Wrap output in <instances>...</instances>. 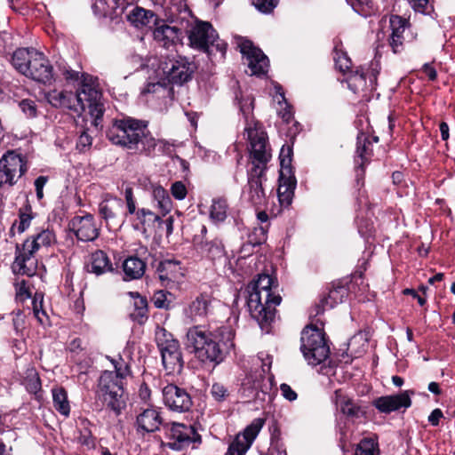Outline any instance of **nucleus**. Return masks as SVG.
I'll list each match as a JSON object with an SVG mask.
<instances>
[{
    "mask_svg": "<svg viewBox=\"0 0 455 455\" xmlns=\"http://www.w3.org/2000/svg\"><path fill=\"white\" fill-rule=\"evenodd\" d=\"M234 332L230 326L223 325L212 331L194 326L187 332L188 347L202 363H220L234 347Z\"/></svg>",
    "mask_w": 455,
    "mask_h": 455,
    "instance_id": "nucleus-1",
    "label": "nucleus"
},
{
    "mask_svg": "<svg viewBox=\"0 0 455 455\" xmlns=\"http://www.w3.org/2000/svg\"><path fill=\"white\" fill-rule=\"evenodd\" d=\"M247 307L251 316L260 329L268 331V327L275 315V307L280 305L282 297L276 293L277 285L268 275H259L246 288Z\"/></svg>",
    "mask_w": 455,
    "mask_h": 455,
    "instance_id": "nucleus-2",
    "label": "nucleus"
},
{
    "mask_svg": "<svg viewBox=\"0 0 455 455\" xmlns=\"http://www.w3.org/2000/svg\"><path fill=\"white\" fill-rule=\"evenodd\" d=\"M56 235L52 229L42 228L28 236L22 243L15 246V259L12 268L13 273L33 276L37 269L36 253L44 248H48L56 243Z\"/></svg>",
    "mask_w": 455,
    "mask_h": 455,
    "instance_id": "nucleus-3",
    "label": "nucleus"
},
{
    "mask_svg": "<svg viewBox=\"0 0 455 455\" xmlns=\"http://www.w3.org/2000/svg\"><path fill=\"white\" fill-rule=\"evenodd\" d=\"M12 65L23 76L42 84L53 80V68L46 56L35 48H19L12 56Z\"/></svg>",
    "mask_w": 455,
    "mask_h": 455,
    "instance_id": "nucleus-4",
    "label": "nucleus"
},
{
    "mask_svg": "<svg viewBox=\"0 0 455 455\" xmlns=\"http://www.w3.org/2000/svg\"><path fill=\"white\" fill-rule=\"evenodd\" d=\"M147 123L132 117L116 119L107 132L108 139L115 145L138 150Z\"/></svg>",
    "mask_w": 455,
    "mask_h": 455,
    "instance_id": "nucleus-5",
    "label": "nucleus"
},
{
    "mask_svg": "<svg viewBox=\"0 0 455 455\" xmlns=\"http://www.w3.org/2000/svg\"><path fill=\"white\" fill-rule=\"evenodd\" d=\"M123 379L117 378L111 371H105L100 376L96 390V399L109 410L119 415L126 406L124 397Z\"/></svg>",
    "mask_w": 455,
    "mask_h": 455,
    "instance_id": "nucleus-6",
    "label": "nucleus"
},
{
    "mask_svg": "<svg viewBox=\"0 0 455 455\" xmlns=\"http://www.w3.org/2000/svg\"><path fill=\"white\" fill-rule=\"evenodd\" d=\"M196 64L186 57H167L160 60L156 70V76L164 84L182 85L192 79Z\"/></svg>",
    "mask_w": 455,
    "mask_h": 455,
    "instance_id": "nucleus-7",
    "label": "nucleus"
},
{
    "mask_svg": "<svg viewBox=\"0 0 455 455\" xmlns=\"http://www.w3.org/2000/svg\"><path fill=\"white\" fill-rule=\"evenodd\" d=\"M155 339L167 374L180 373L184 361L179 341L173 338L171 332L160 326L156 329Z\"/></svg>",
    "mask_w": 455,
    "mask_h": 455,
    "instance_id": "nucleus-8",
    "label": "nucleus"
},
{
    "mask_svg": "<svg viewBox=\"0 0 455 455\" xmlns=\"http://www.w3.org/2000/svg\"><path fill=\"white\" fill-rule=\"evenodd\" d=\"M300 350L308 364L318 365L324 362L330 348L323 331L312 325L305 327L301 331Z\"/></svg>",
    "mask_w": 455,
    "mask_h": 455,
    "instance_id": "nucleus-9",
    "label": "nucleus"
},
{
    "mask_svg": "<svg viewBox=\"0 0 455 455\" xmlns=\"http://www.w3.org/2000/svg\"><path fill=\"white\" fill-rule=\"evenodd\" d=\"M189 45L207 53H210L209 47L214 46L217 51L225 55L227 44L219 39L216 30L211 23L205 21L197 22L189 31Z\"/></svg>",
    "mask_w": 455,
    "mask_h": 455,
    "instance_id": "nucleus-10",
    "label": "nucleus"
},
{
    "mask_svg": "<svg viewBox=\"0 0 455 455\" xmlns=\"http://www.w3.org/2000/svg\"><path fill=\"white\" fill-rule=\"evenodd\" d=\"M245 132L250 142V157L252 164L251 169H258L259 167L260 171L265 172L267 163L271 157L270 153L267 150V134L257 124L254 127H247Z\"/></svg>",
    "mask_w": 455,
    "mask_h": 455,
    "instance_id": "nucleus-11",
    "label": "nucleus"
},
{
    "mask_svg": "<svg viewBox=\"0 0 455 455\" xmlns=\"http://www.w3.org/2000/svg\"><path fill=\"white\" fill-rule=\"evenodd\" d=\"M265 424L261 418L254 419L244 430L238 433L229 443L225 455H245Z\"/></svg>",
    "mask_w": 455,
    "mask_h": 455,
    "instance_id": "nucleus-12",
    "label": "nucleus"
},
{
    "mask_svg": "<svg viewBox=\"0 0 455 455\" xmlns=\"http://www.w3.org/2000/svg\"><path fill=\"white\" fill-rule=\"evenodd\" d=\"M27 172L26 163L20 155L8 151L0 159V187L12 186Z\"/></svg>",
    "mask_w": 455,
    "mask_h": 455,
    "instance_id": "nucleus-13",
    "label": "nucleus"
},
{
    "mask_svg": "<svg viewBox=\"0 0 455 455\" xmlns=\"http://www.w3.org/2000/svg\"><path fill=\"white\" fill-rule=\"evenodd\" d=\"M164 429L172 440L168 443V446L172 450L180 451L190 443H201V435L192 425L168 423V427Z\"/></svg>",
    "mask_w": 455,
    "mask_h": 455,
    "instance_id": "nucleus-14",
    "label": "nucleus"
},
{
    "mask_svg": "<svg viewBox=\"0 0 455 455\" xmlns=\"http://www.w3.org/2000/svg\"><path fill=\"white\" fill-rule=\"evenodd\" d=\"M291 149L290 147L284 148H282L280 153V164H281V183L278 188V198L282 205L288 206L291 204L292 197L294 195V189L296 182L290 178L284 179L285 172L289 174L291 172Z\"/></svg>",
    "mask_w": 455,
    "mask_h": 455,
    "instance_id": "nucleus-15",
    "label": "nucleus"
},
{
    "mask_svg": "<svg viewBox=\"0 0 455 455\" xmlns=\"http://www.w3.org/2000/svg\"><path fill=\"white\" fill-rule=\"evenodd\" d=\"M378 75V65L371 63L367 68H360L351 71L347 78V86L355 93L371 92L375 89Z\"/></svg>",
    "mask_w": 455,
    "mask_h": 455,
    "instance_id": "nucleus-16",
    "label": "nucleus"
},
{
    "mask_svg": "<svg viewBox=\"0 0 455 455\" xmlns=\"http://www.w3.org/2000/svg\"><path fill=\"white\" fill-rule=\"evenodd\" d=\"M238 47L241 53L246 58L251 75L260 76L267 72L269 61L260 49L255 47L247 39H241Z\"/></svg>",
    "mask_w": 455,
    "mask_h": 455,
    "instance_id": "nucleus-17",
    "label": "nucleus"
},
{
    "mask_svg": "<svg viewBox=\"0 0 455 455\" xmlns=\"http://www.w3.org/2000/svg\"><path fill=\"white\" fill-rule=\"evenodd\" d=\"M134 427L138 434L144 435L157 432L161 427H168V423L164 422L159 409L148 407L136 416Z\"/></svg>",
    "mask_w": 455,
    "mask_h": 455,
    "instance_id": "nucleus-18",
    "label": "nucleus"
},
{
    "mask_svg": "<svg viewBox=\"0 0 455 455\" xmlns=\"http://www.w3.org/2000/svg\"><path fill=\"white\" fill-rule=\"evenodd\" d=\"M68 228L82 242L94 241L100 235V228L95 219L90 213L73 217L68 223Z\"/></svg>",
    "mask_w": 455,
    "mask_h": 455,
    "instance_id": "nucleus-19",
    "label": "nucleus"
},
{
    "mask_svg": "<svg viewBox=\"0 0 455 455\" xmlns=\"http://www.w3.org/2000/svg\"><path fill=\"white\" fill-rule=\"evenodd\" d=\"M261 363V372L253 379V376H248L245 379V382L243 383V387L249 386L248 388H251V395H248L249 399H261L264 400V396L269 392L271 389V377H266L263 374H266L270 371L271 362L269 361V357H267L268 361L266 363L263 359Z\"/></svg>",
    "mask_w": 455,
    "mask_h": 455,
    "instance_id": "nucleus-20",
    "label": "nucleus"
},
{
    "mask_svg": "<svg viewBox=\"0 0 455 455\" xmlns=\"http://www.w3.org/2000/svg\"><path fill=\"white\" fill-rule=\"evenodd\" d=\"M163 399L167 407L179 412L187 411L192 406L189 394L184 388L173 384H169L163 388Z\"/></svg>",
    "mask_w": 455,
    "mask_h": 455,
    "instance_id": "nucleus-21",
    "label": "nucleus"
},
{
    "mask_svg": "<svg viewBox=\"0 0 455 455\" xmlns=\"http://www.w3.org/2000/svg\"><path fill=\"white\" fill-rule=\"evenodd\" d=\"M99 212L107 224L120 225L124 222L126 213L121 198L107 196L99 204Z\"/></svg>",
    "mask_w": 455,
    "mask_h": 455,
    "instance_id": "nucleus-22",
    "label": "nucleus"
},
{
    "mask_svg": "<svg viewBox=\"0 0 455 455\" xmlns=\"http://www.w3.org/2000/svg\"><path fill=\"white\" fill-rule=\"evenodd\" d=\"M264 173L259 168L248 171V183L245 194L247 195V200L254 206H262L267 200L266 193L262 187Z\"/></svg>",
    "mask_w": 455,
    "mask_h": 455,
    "instance_id": "nucleus-23",
    "label": "nucleus"
},
{
    "mask_svg": "<svg viewBox=\"0 0 455 455\" xmlns=\"http://www.w3.org/2000/svg\"><path fill=\"white\" fill-rule=\"evenodd\" d=\"M413 394V391L406 390L397 395L381 396L373 402V405L383 413H390L401 408L406 409L411 405V395Z\"/></svg>",
    "mask_w": 455,
    "mask_h": 455,
    "instance_id": "nucleus-24",
    "label": "nucleus"
},
{
    "mask_svg": "<svg viewBox=\"0 0 455 455\" xmlns=\"http://www.w3.org/2000/svg\"><path fill=\"white\" fill-rule=\"evenodd\" d=\"M76 104L79 108V112H82L86 108V103L89 102H96L97 100H100L101 92L97 88V84L95 81L90 77H84L81 88L78 92L75 93Z\"/></svg>",
    "mask_w": 455,
    "mask_h": 455,
    "instance_id": "nucleus-25",
    "label": "nucleus"
},
{
    "mask_svg": "<svg viewBox=\"0 0 455 455\" xmlns=\"http://www.w3.org/2000/svg\"><path fill=\"white\" fill-rule=\"evenodd\" d=\"M389 23L392 31L389 36V45L393 52L397 53L403 49V33L407 27V21L400 16L393 15L390 17Z\"/></svg>",
    "mask_w": 455,
    "mask_h": 455,
    "instance_id": "nucleus-26",
    "label": "nucleus"
},
{
    "mask_svg": "<svg viewBox=\"0 0 455 455\" xmlns=\"http://www.w3.org/2000/svg\"><path fill=\"white\" fill-rule=\"evenodd\" d=\"M135 0H95L92 7L95 12L103 16L122 15L127 6Z\"/></svg>",
    "mask_w": 455,
    "mask_h": 455,
    "instance_id": "nucleus-27",
    "label": "nucleus"
},
{
    "mask_svg": "<svg viewBox=\"0 0 455 455\" xmlns=\"http://www.w3.org/2000/svg\"><path fill=\"white\" fill-rule=\"evenodd\" d=\"M154 39L163 47L168 49L180 41L182 32L180 28L166 24L158 26L154 30Z\"/></svg>",
    "mask_w": 455,
    "mask_h": 455,
    "instance_id": "nucleus-28",
    "label": "nucleus"
},
{
    "mask_svg": "<svg viewBox=\"0 0 455 455\" xmlns=\"http://www.w3.org/2000/svg\"><path fill=\"white\" fill-rule=\"evenodd\" d=\"M47 101L55 108H65L75 112H79V108L76 104V95L72 92L52 90L46 93Z\"/></svg>",
    "mask_w": 455,
    "mask_h": 455,
    "instance_id": "nucleus-29",
    "label": "nucleus"
},
{
    "mask_svg": "<svg viewBox=\"0 0 455 455\" xmlns=\"http://www.w3.org/2000/svg\"><path fill=\"white\" fill-rule=\"evenodd\" d=\"M156 272L163 283L177 282L182 275L180 262L175 259H164L159 262Z\"/></svg>",
    "mask_w": 455,
    "mask_h": 455,
    "instance_id": "nucleus-30",
    "label": "nucleus"
},
{
    "mask_svg": "<svg viewBox=\"0 0 455 455\" xmlns=\"http://www.w3.org/2000/svg\"><path fill=\"white\" fill-rule=\"evenodd\" d=\"M337 409L349 419H355L363 416L364 411L351 398L344 395L340 390L335 391L334 398Z\"/></svg>",
    "mask_w": 455,
    "mask_h": 455,
    "instance_id": "nucleus-31",
    "label": "nucleus"
},
{
    "mask_svg": "<svg viewBox=\"0 0 455 455\" xmlns=\"http://www.w3.org/2000/svg\"><path fill=\"white\" fill-rule=\"evenodd\" d=\"M212 299L208 294H200L188 305L186 312L194 321L204 318L211 311Z\"/></svg>",
    "mask_w": 455,
    "mask_h": 455,
    "instance_id": "nucleus-32",
    "label": "nucleus"
},
{
    "mask_svg": "<svg viewBox=\"0 0 455 455\" xmlns=\"http://www.w3.org/2000/svg\"><path fill=\"white\" fill-rule=\"evenodd\" d=\"M127 20L135 28H143L156 24L157 17L152 11L135 6L128 12Z\"/></svg>",
    "mask_w": 455,
    "mask_h": 455,
    "instance_id": "nucleus-33",
    "label": "nucleus"
},
{
    "mask_svg": "<svg viewBox=\"0 0 455 455\" xmlns=\"http://www.w3.org/2000/svg\"><path fill=\"white\" fill-rule=\"evenodd\" d=\"M87 269L88 272L93 273L96 275H100L105 273L113 271L109 258L106 252L101 250H98L92 253Z\"/></svg>",
    "mask_w": 455,
    "mask_h": 455,
    "instance_id": "nucleus-34",
    "label": "nucleus"
},
{
    "mask_svg": "<svg viewBox=\"0 0 455 455\" xmlns=\"http://www.w3.org/2000/svg\"><path fill=\"white\" fill-rule=\"evenodd\" d=\"M123 270L125 279H139L145 273L146 263L137 256H131L123 262Z\"/></svg>",
    "mask_w": 455,
    "mask_h": 455,
    "instance_id": "nucleus-35",
    "label": "nucleus"
},
{
    "mask_svg": "<svg viewBox=\"0 0 455 455\" xmlns=\"http://www.w3.org/2000/svg\"><path fill=\"white\" fill-rule=\"evenodd\" d=\"M257 219L261 224L265 226H259L255 228L253 231L249 235L248 243L252 246L259 245L266 241L267 232L268 230V215L266 212L260 211L257 213Z\"/></svg>",
    "mask_w": 455,
    "mask_h": 455,
    "instance_id": "nucleus-36",
    "label": "nucleus"
},
{
    "mask_svg": "<svg viewBox=\"0 0 455 455\" xmlns=\"http://www.w3.org/2000/svg\"><path fill=\"white\" fill-rule=\"evenodd\" d=\"M151 194L163 216H165L172 208V203L167 190L158 184H151Z\"/></svg>",
    "mask_w": 455,
    "mask_h": 455,
    "instance_id": "nucleus-37",
    "label": "nucleus"
},
{
    "mask_svg": "<svg viewBox=\"0 0 455 455\" xmlns=\"http://www.w3.org/2000/svg\"><path fill=\"white\" fill-rule=\"evenodd\" d=\"M33 218L34 217L32 215V209L30 205H27L25 208L20 209L19 220H16L12 223L10 228V234L14 235L15 232L19 234L25 232L29 228Z\"/></svg>",
    "mask_w": 455,
    "mask_h": 455,
    "instance_id": "nucleus-38",
    "label": "nucleus"
},
{
    "mask_svg": "<svg viewBox=\"0 0 455 455\" xmlns=\"http://www.w3.org/2000/svg\"><path fill=\"white\" fill-rule=\"evenodd\" d=\"M200 248L202 252L212 260L223 258L226 253L224 244L219 238L203 242Z\"/></svg>",
    "mask_w": 455,
    "mask_h": 455,
    "instance_id": "nucleus-39",
    "label": "nucleus"
},
{
    "mask_svg": "<svg viewBox=\"0 0 455 455\" xmlns=\"http://www.w3.org/2000/svg\"><path fill=\"white\" fill-rule=\"evenodd\" d=\"M131 295L134 299V310L131 313V317L139 323H143L148 319V300L139 293L131 292Z\"/></svg>",
    "mask_w": 455,
    "mask_h": 455,
    "instance_id": "nucleus-40",
    "label": "nucleus"
},
{
    "mask_svg": "<svg viewBox=\"0 0 455 455\" xmlns=\"http://www.w3.org/2000/svg\"><path fill=\"white\" fill-rule=\"evenodd\" d=\"M228 205L222 197L215 198L210 209V218L214 223L223 222L228 217Z\"/></svg>",
    "mask_w": 455,
    "mask_h": 455,
    "instance_id": "nucleus-41",
    "label": "nucleus"
},
{
    "mask_svg": "<svg viewBox=\"0 0 455 455\" xmlns=\"http://www.w3.org/2000/svg\"><path fill=\"white\" fill-rule=\"evenodd\" d=\"M52 392L55 410L66 417L68 416L70 412V405L68 401V395L65 389L62 387H54Z\"/></svg>",
    "mask_w": 455,
    "mask_h": 455,
    "instance_id": "nucleus-42",
    "label": "nucleus"
},
{
    "mask_svg": "<svg viewBox=\"0 0 455 455\" xmlns=\"http://www.w3.org/2000/svg\"><path fill=\"white\" fill-rule=\"evenodd\" d=\"M23 384L29 393L36 395L39 398L38 393L41 391L42 385L40 378L34 368L28 369Z\"/></svg>",
    "mask_w": 455,
    "mask_h": 455,
    "instance_id": "nucleus-43",
    "label": "nucleus"
},
{
    "mask_svg": "<svg viewBox=\"0 0 455 455\" xmlns=\"http://www.w3.org/2000/svg\"><path fill=\"white\" fill-rule=\"evenodd\" d=\"M355 455H379V443L377 440L366 437L358 443Z\"/></svg>",
    "mask_w": 455,
    "mask_h": 455,
    "instance_id": "nucleus-44",
    "label": "nucleus"
},
{
    "mask_svg": "<svg viewBox=\"0 0 455 455\" xmlns=\"http://www.w3.org/2000/svg\"><path fill=\"white\" fill-rule=\"evenodd\" d=\"M107 358L113 364L115 368L113 372L116 375L117 378L124 379L126 377L132 374L129 362L125 361L121 355H119L117 358H112L109 356H107Z\"/></svg>",
    "mask_w": 455,
    "mask_h": 455,
    "instance_id": "nucleus-45",
    "label": "nucleus"
},
{
    "mask_svg": "<svg viewBox=\"0 0 455 455\" xmlns=\"http://www.w3.org/2000/svg\"><path fill=\"white\" fill-rule=\"evenodd\" d=\"M136 219L143 227H151L155 222L161 220L158 214L146 208H140L137 211Z\"/></svg>",
    "mask_w": 455,
    "mask_h": 455,
    "instance_id": "nucleus-46",
    "label": "nucleus"
},
{
    "mask_svg": "<svg viewBox=\"0 0 455 455\" xmlns=\"http://www.w3.org/2000/svg\"><path fill=\"white\" fill-rule=\"evenodd\" d=\"M354 11L358 14L367 17L371 15L372 12V2L371 0H347Z\"/></svg>",
    "mask_w": 455,
    "mask_h": 455,
    "instance_id": "nucleus-47",
    "label": "nucleus"
},
{
    "mask_svg": "<svg viewBox=\"0 0 455 455\" xmlns=\"http://www.w3.org/2000/svg\"><path fill=\"white\" fill-rule=\"evenodd\" d=\"M334 60L340 72L346 73L350 70L352 62L346 52L338 51L336 48Z\"/></svg>",
    "mask_w": 455,
    "mask_h": 455,
    "instance_id": "nucleus-48",
    "label": "nucleus"
},
{
    "mask_svg": "<svg viewBox=\"0 0 455 455\" xmlns=\"http://www.w3.org/2000/svg\"><path fill=\"white\" fill-rule=\"evenodd\" d=\"M140 144L142 146L141 150L148 156H150L157 149V140L150 136L147 130L144 132L143 138L140 140Z\"/></svg>",
    "mask_w": 455,
    "mask_h": 455,
    "instance_id": "nucleus-49",
    "label": "nucleus"
},
{
    "mask_svg": "<svg viewBox=\"0 0 455 455\" xmlns=\"http://www.w3.org/2000/svg\"><path fill=\"white\" fill-rule=\"evenodd\" d=\"M171 296L170 292L164 291H158L154 294L153 303L156 308L169 309L172 301L168 299Z\"/></svg>",
    "mask_w": 455,
    "mask_h": 455,
    "instance_id": "nucleus-50",
    "label": "nucleus"
},
{
    "mask_svg": "<svg viewBox=\"0 0 455 455\" xmlns=\"http://www.w3.org/2000/svg\"><path fill=\"white\" fill-rule=\"evenodd\" d=\"M254 6L263 13H270L277 5L278 0H253Z\"/></svg>",
    "mask_w": 455,
    "mask_h": 455,
    "instance_id": "nucleus-51",
    "label": "nucleus"
},
{
    "mask_svg": "<svg viewBox=\"0 0 455 455\" xmlns=\"http://www.w3.org/2000/svg\"><path fill=\"white\" fill-rule=\"evenodd\" d=\"M171 194L176 200H183L187 196L188 190L182 181H175L171 186Z\"/></svg>",
    "mask_w": 455,
    "mask_h": 455,
    "instance_id": "nucleus-52",
    "label": "nucleus"
},
{
    "mask_svg": "<svg viewBox=\"0 0 455 455\" xmlns=\"http://www.w3.org/2000/svg\"><path fill=\"white\" fill-rule=\"evenodd\" d=\"M86 107L89 109L90 115L94 118V124L97 125L98 120L101 119L103 116V106L100 100L86 103Z\"/></svg>",
    "mask_w": 455,
    "mask_h": 455,
    "instance_id": "nucleus-53",
    "label": "nucleus"
},
{
    "mask_svg": "<svg viewBox=\"0 0 455 455\" xmlns=\"http://www.w3.org/2000/svg\"><path fill=\"white\" fill-rule=\"evenodd\" d=\"M211 394L216 401H223L228 396L227 387L220 383H214L212 386Z\"/></svg>",
    "mask_w": 455,
    "mask_h": 455,
    "instance_id": "nucleus-54",
    "label": "nucleus"
},
{
    "mask_svg": "<svg viewBox=\"0 0 455 455\" xmlns=\"http://www.w3.org/2000/svg\"><path fill=\"white\" fill-rule=\"evenodd\" d=\"M19 106L28 117H35L36 116V105L35 101L23 100L20 102Z\"/></svg>",
    "mask_w": 455,
    "mask_h": 455,
    "instance_id": "nucleus-55",
    "label": "nucleus"
},
{
    "mask_svg": "<svg viewBox=\"0 0 455 455\" xmlns=\"http://www.w3.org/2000/svg\"><path fill=\"white\" fill-rule=\"evenodd\" d=\"M92 143V138L86 132H84L78 138V140L76 142V148L80 152H85L91 148Z\"/></svg>",
    "mask_w": 455,
    "mask_h": 455,
    "instance_id": "nucleus-56",
    "label": "nucleus"
},
{
    "mask_svg": "<svg viewBox=\"0 0 455 455\" xmlns=\"http://www.w3.org/2000/svg\"><path fill=\"white\" fill-rule=\"evenodd\" d=\"M16 297L20 300H25L30 297L27 282L25 280L19 281L15 283Z\"/></svg>",
    "mask_w": 455,
    "mask_h": 455,
    "instance_id": "nucleus-57",
    "label": "nucleus"
},
{
    "mask_svg": "<svg viewBox=\"0 0 455 455\" xmlns=\"http://www.w3.org/2000/svg\"><path fill=\"white\" fill-rule=\"evenodd\" d=\"M367 144H370V143L366 141V139H364L363 142L360 140H358V141H357L356 156L361 159V163L359 164L360 167H363L365 160L367 159V157H366L367 150H368Z\"/></svg>",
    "mask_w": 455,
    "mask_h": 455,
    "instance_id": "nucleus-58",
    "label": "nucleus"
},
{
    "mask_svg": "<svg viewBox=\"0 0 455 455\" xmlns=\"http://www.w3.org/2000/svg\"><path fill=\"white\" fill-rule=\"evenodd\" d=\"M47 181H48V177L39 176L38 178L36 179V180L34 182V185L36 188V197L38 200H41L44 197L43 189H44V187L45 186V184L47 183Z\"/></svg>",
    "mask_w": 455,
    "mask_h": 455,
    "instance_id": "nucleus-59",
    "label": "nucleus"
},
{
    "mask_svg": "<svg viewBox=\"0 0 455 455\" xmlns=\"http://www.w3.org/2000/svg\"><path fill=\"white\" fill-rule=\"evenodd\" d=\"M174 145L165 140H157V151L164 154L171 155L173 152Z\"/></svg>",
    "mask_w": 455,
    "mask_h": 455,
    "instance_id": "nucleus-60",
    "label": "nucleus"
},
{
    "mask_svg": "<svg viewBox=\"0 0 455 455\" xmlns=\"http://www.w3.org/2000/svg\"><path fill=\"white\" fill-rule=\"evenodd\" d=\"M280 390L283 395V396L290 401L292 402L297 399V393L288 385V384H282L280 386Z\"/></svg>",
    "mask_w": 455,
    "mask_h": 455,
    "instance_id": "nucleus-61",
    "label": "nucleus"
},
{
    "mask_svg": "<svg viewBox=\"0 0 455 455\" xmlns=\"http://www.w3.org/2000/svg\"><path fill=\"white\" fill-rule=\"evenodd\" d=\"M281 98L284 101V108H283V109L279 110V115L283 119V121L288 123L292 118V113L291 110V107L285 101V99H284V96L283 93H281Z\"/></svg>",
    "mask_w": 455,
    "mask_h": 455,
    "instance_id": "nucleus-62",
    "label": "nucleus"
},
{
    "mask_svg": "<svg viewBox=\"0 0 455 455\" xmlns=\"http://www.w3.org/2000/svg\"><path fill=\"white\" fill-rule=\"evenodd\" d=\"M443 417V413L440 409H435L428 416V422L435 427L439 425L440 419Z\"/></svg>",
    "mask_w": 455,
    "mask_h": 455,
    "instance_id": "nucleus-63",
    "label": "nucleus"
},
{
    "mask_svg": "<svg viewBox=\"0 0 455 455\" xmlns=\"http://www.w3.org/2000/svg\"><path fill=\"white\" fill-rule=\"evenodd\" d=\"M412 8L419 12H425L428 4V0H409Z\"/></svg>",
    "mask_w": 455,
    "mask_h": 455,
    "instance_id": "nucleus-64",
    "label": "nucleus"
}]
</instances>
